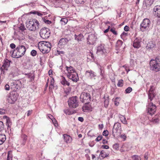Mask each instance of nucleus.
<instances>
[{
  "label": "nucleus",
  "mask_w": 160,
  "mask_h": 160,
  "mask_svg": "<svg viewBox=\"0 0 160 160\" xmlns=\"http://www.w3.org/2000/svg\"><path fill=\"white\" fill-rule=\"evenodd\" d=\"M39 49L43 54L48 53L51 50V45L48 42H39L38 45Z\"/></svg>",
  "instance_id": "nucleus-1"
},
{
  "label": "nucleus",
  "mask_w": 160,
  "mask_h": 160,
  "mask_svg": "<svg viewBox=\"0 0 160 160\" xmlns=\"http://www.w3.org/2000/svg\"><path fill=\"white\" fill-rule=\"evenodd\" d=\"M26 50V48L24 46L19 45L14 50L12 54L14 56V58H18L22 57L25 54Z\"/></svg>",
  "instance_id": "nucleus-2"
},
{
  "label": "nucleus",
  "mask_w": 160,
  "mask_h": 160,
  "mask_svg": "<svg viewBox=\"0 0 160 160\" xmlns=\"http://www.w3.org/2000/svg\"><path fill=\"white\" fill-rule=\"evenodd\" d=\"M150 69L157 72L160 71V58L156 57L155 60L152 59L150 62Z\"/></svg>",
  "instance_id": "nucleus-3"
},
{
  "label": "nucleus",
  "mask_w": 160,
  "mask_h": 160,
  "mask_svg": "<svg viewBox=\"0 0 160 160\" xmlns=\"http://www.w3.org/2000/svg\"><path fill=\"white\" fill-rule=\"evenodd\" d=\"M39 23L38 21L36 19H30L26 23V27L27 28L31 31H35L38 28Z\"/></svg>",
  "instance_id": "nucleus-4"
},
{
  "label": "nucleus",
  "mask_w": 160,
  "mask_h": 160,
  "mask_svg": "<svg viewBox=\"0 0 160 160\" xmlns=\"http://www.w3.org/2000/svg\"><path fill=\"white\" fill-rule=\"evenodd\" d=\"M68 103L70 108H76L79 105V102L77 96L70 98L68 101Z\"/></svg>",
  "instance_id": "nucleus-5"
},
{
  "label": "nucleus",
  "mask_w": 160,
  "mask_h": 160,
  "mask_svg": "<svg viewBox=\"0 0 160 160\" xmlns=\"http://www.w3.org/2000/svg\"><path fill=\"white\" fill-rule=\"evenodd\" d=\"M80 99L82 102L88 103L91 101V97L89 93L84 92L81 94Z\"/></svg>",
  "instance_id": "nucleus-6"
},
{
  "label": "nucleus",
  "mask_w": 160,
  "mask_h": 160,
  "mask_svg": "<svg viewBox=\"0 0 160 160\" xmlns=\"http://www.w3.org/2000/svg\"><path fill=\"white\" fill-rule=\"evenodd\" d=\"M151 22L148 19H144L140 24L141 31L144 32L148 30L149 28Z\"/></svg>",
  "instance_id": "nucleus-7"
},
{
  "label": "nucleus",
  "mask_w": 160,
  "mask_h": 160,
  "mask_svg": "<svg viewBox=\"0 0 160 160\" xmlns=\"http://www.w3.org/2000/svg\"><path fill=\"white\" fill-rule=\"evenodd\" d=\"M39 34L40 37L44 39L48 38L50 37L51 32L49 29L48 28H42L40 30Z\"/></svg>",
  "instance_id": "nucleus-8"
},
{
  "label": "nucleus",
  "mask_w": 160,
  "mask_h": 160,
  "mask_svg": "<svg viewBox=\"0 0 160 160\" xmlns=\"http://www.w3.org/2000/svg\"><path fill=\"white\" fill-rule=\"evenodd\" d=\"M121 125L120 123L117 122L114 124L112 131V134L114 137H115L119 135L121 133Z\"/></svg>",
  "instance_id": "nucleus-9"
},
{
  "label": "nucleus",
  "mask_w": 160,
  "mask_h": 160,
  "mask_svg": "<svg viewBox=\"0 0 160 160\" xmlns=\"http://www.w3.org/2000/svg\"><path fill=\"white\" fill-rule=\"evenodd\" d=\"M11 88L15 92L20 89L22 86L21 82L19 80L13 81L10 84Z\"/></svg>",
  "instance_id": "nucleus-10"
},
{
  "label": "nucleus",
  "mask_w": 160,
  "mask_h": 160,
  "mask_svg": "<svg viewBox=\"0 0 160 160\" xmlns=\"http://www.w3.org/2000/svg\"><path fill=\"white\" fill-rule=\"evenodd\" d=\"M147 111L151 115L154 114L156 111V106L152 102H150L147 106Z\"/></svg>",
  "instance_id": "nucleus-11"
},
{
  "label": "nucleus",
  "mask_w": 160,
  "mask_h": 160,
  "mask_svg": "<svg viewBox=\"0 0 160 160\" xmlns=\"http://www.w3.org/2000/svg\"><path fill=\"white\" fill-rule=\"evenodd\" d=\"M10 61L6 59L4 60L3 64L0 68L1 75L4 74L5 71L8 70V68L9 66Z\"/></svg>",
  "instance_id": "nucleus-12"
},
{
  "label": "nucleus",
  "mask_w": 160,
  "mask_h": 160,
  "mask_svg": "<svg viewBox=\"0 0 160 160\" xmlns=\"http://www.w3.org/2000/svg\"><path fill=\"white\" fill-rule=\"evenodd\" d=\"M18 96L15 93H10L7 99L8 102L11 104L14 103L17 100Z\"/></svg>",
  "instance_id": "nucleus-13"
},
{
  "label": "nucleus",
  "mask_w": 160,
  "mask_h": 160,
  "mask_svg": "<svg viewBox=\"0 0 160 160\" xmlns=\"http://www.w3.org/2000/svg\"><path fill=\"white\" fill-rule=\"evenodd\" d=\"M68 77L74 82H76L79 79L78 76L77 72L74 73L67 75Z\"/></svg>",
  "instance_id": "nucleus-14"
},
{
  "label": "nucleus",
  "mask_w": 160,
  "mask_h": 160,
  "mask_svg": "<svg viewBox=\"0 0 160 160\" xmlns=\"http://www.w3.org/2000/svg\"><path fill=\"white\" fill-rule=\"evenodd\" d=\"M97 53L99 54H105L106 52V50L105 49L104 45L101 44L97 48Z\"/></svg>",
  "instance_id": "nucleus-15"
},
{
  "label": "nucleus",
  "mask_w": 160,
  "mask_h": 160,
  "mask_svg": "<svg viewBox=\"0 0 160 160\" xmlns=\"http://www.w3.org/2000/svg\"><path fill=\"white\" fill-rule=\"evenodd\" d=\"M85 75L90 78H92L96 76L95 73L91 70L86 71Z\"/></svg>",
  "instance_id": "nucleus-16"
},
{
  "label": "nucleus",
  "mask_w": 160,
  "mask_h": 160,
  "mask_svg": "<svg viewBox=\"0 0 160 160\" xmlns=\"http://www.w3.org/2000/svg\"><path fill=\"white\" fill-rule=\"evenodd\" d=\"M65 68L68 72L67 75H69V74L71 75L76 72L74 68L71 66H70L69 67L66 66Z\"/></svg>",
  "instance_id": "nucleus-17"
},
{
  "label": "nucleus",
  "mask_w": 160,
  "mask_h": 160,
  "mask_svg": "<svg viewBox=\"0 0 160 160\" xmlns=\"http://www.w3.org/2000/svg\"><path fill=\"white\" fill-rule=\"evenodd\" d=\"M154 14L158 18L160 17V5H157L153 8Z\"/></svg>",
  "instance_id": "nucleus-18"
},
{
  "label": "nucleus",
  "mask_w": 160,
  "mask_h": 160,
  "mask_svg": "<svg viewBox=\"0 0 160 160\" xmlns=\"http://www.w3.org/2000/svg\"><path fill=\"white\" fill-rule=\"evenodd\" d=\"M64 141L67 143H70L72 141V138L68 135L64 134L63 135Z\"/></svg>",
  "instance_id": "nucleus-19"
},
{
  "label": "nucleus",
  "mask_w": 160,
  "mask_h": 160,
  "mask_svg": "<svg viewBox=\"0 0 160 160\" xmlns=\"http://www.w3.org/2000/svg\"><path fill=\"white\" fill-rule=\"evenodd\" d=\"M155 46V44L152 42H150L147 44L146 48L149 50H152L154 48Z\"/></svg>",
  "instance_id": "nucleus-20"
},
{
  "label": "nucleus",
  "mask_w": 160,
  "mask_h": 160,
  "mask_svg": "<svg viewBox=\"0 0 160 160\" xmlns=\"http://www.w3.org/2000/svg\"><path fill=\"white\" fill-rule=\"evenodd\" d=\"M133 46L135 48H139L140 47V42L139 39H135L133 41Z\"/></svg>",
  "instance_id": "nucleus-21"
},
{
  "label": "nucleus",
  "mask_w": 160,
  "mask_h": 160,
  "mask_svg": "<svg viewBox=\"0 0 160 160\" xmlns=\"http://www.w3.org/2000/svg\"><path fill=\"white\" fill-rule=\"evenodd\" d=\"M156 95V94L153 92H152L151 91L148 92V102H149V100L150 101H151L153 98H154Z\"/></svg>",
  "instance_id": "nucleus-22"
},
{
  "label": "nucleus",
  "mask_w": 160,
  "mask_h": 160,
  "mask_svg": "<svg viewBox=\"0 0 160 160\" xmlns=\"http://www.w3.org/2000/svg\"><path fill=\"white\" fill-rule=\"evenodd\" d=\"M74 38L75 40H77L78 42L82 41L83 38V36L82 34H80L77 35L76 34L74 35Z\"/></svg>",
  "instance_id": "nucleus-23"
},
{
  "label": "nucleus",
  "mask_w": 160,
  "mask_h": 160,
  "mask_svg": "<svg viewBox=\"0 0 160 160\" xmlns=\"http://www.w3.org/2000/svg\"><path fill=\"white\" fill-rule=\"evenodd\" d=\"M95 38L93 34H91L88 35L87 38L88 43L90 44L91 42H93Z\"/></svg>",
  "instance_id": "nucleus-24"
},
{
  "label": "nucleus",
  "mask_w": 160,
  "mask_h": 160,
  "mask_svg": "<svg viewBox=\"0 0 160 160\" xmlns=\"http://www.w3.org/2000/svg\"><path fill=\"white\" fill-rule=\"evenodd\" d=\"M67 41L68 39L66 38H61L59 42L58 45L61 46H63L66 44Z\"/></svg>",
  "instance_id": "nucleus-25"
},
{
  "label": "nucleus",
  "mask_w": 160,
  "mask_h": 160,
  "mask_svg": "<svg viewBox=\"0 0 160 160\" xmlns=\"http://www.w3.org/2000/svg\"><path fill=\"white\" fill-rule=\"evenodd\" d=\"M82 109L83 111L86 112L87 111L90 110V106L89 105V103H85L82 107Z\"/></svg>",
  "instance_id": "nucleus-26"
},
{
  "label": "nucleus",
  "mask_w": 160,
  "mask_h": 160,
  "mask_svg": "<svg viewBox=\"0 0 160 160\" xmlns=\"http://www.w3.org/2000/svg\"><path fill=\"white\" fill-rule=\"evenodd\" d=\"M62 80L61 81V83L64 85H67L69 86L70 85L69 83L68 82L66 79L65 77L62 76Z\"/></svg>",
  "instance_id": "nucleus-27"
},
{
  "label": "nucleus",
  "mask_w": 160,
  "mask_h": 160,
  "mask_svg": "<svg viewBox=\"0 0 160 160\" xmlns=\"http://www.w3.org/2000/svg\"><path fill=\"white\" fill-rule=\"evenodd\" d=\"M119 117L120 119L121 122L124 124H127V122L126 120V118L124 116L120 114L119 115Z\"/></svg>",
  "instance_id": "nucleus-28"
},
{
  "label": "nucleus",
  "mask_w": 160,
  "mask_h": 160,
  "mask_svg": "<svg viewBox=\"0 0 160 160\" xmlns=\"http://www.w3.org/2000/svg\"><path fill=\"white\" fill-rule=\"evenodd\" d=\"M6 140V136L5 135L0 134V145L2 144Z\"/></svg>",
  "instance_id": "nucleus-29"
},
{
  "label": "nucleus",
  "mask_w": 160,
  "mask_h": 160,
  "mask_svg": "<svg viewBox=\"0 0 160 160\" xmlns=\"http://www.w3.org/2000/svg\"><path fill=\"white\" fill-rule=\"evenodd\" d=\"M122 41L120 40H118L117 41L116 44V47L117 50H119L120 49L121 46L122 45Z\"/></svg>",
  "instance_id": "nucleus-30"
},
{
  "label": "nucleus",
  "mask_w": 160,
  "mask_h": 160,
  "mask_svg": "<svg viewBox=\"0 0 160 160\" xmlns=\"http://www.w3.org/2000/svg\"><path fill=\"white\" fill-rule=\"evenodd\" d=\"M109 154L106 153L104 150L101 151L100 152L99 156L102 158H104L108 156Z\"/></svg>",
  "instance_id": "nucleus-31"
},
{
  "label": "nucleus",
  "mask_w": 160,
  "mask_h": 160,
  "mask_svg": "<svg viewBox=\"0 0 160 160\" xmlns=\"http://www.w3.org/2000/svg\"><path fill=\"white\" fill-rule=\"evenodd\" d=\"M21 137H22V139L23 140V142L22 143V144L23 145H24L25 144L26 141L27 140V137L25 135L22 134L21 135Z\"/></svg>",
  "instance_id": "nucleus-32"
},
{
  "label": "nucleus",
  "mask_w": 160,
  "mask_h": 160,
  "mask_svg": "<svg viewBox=\"0 0 160 160\" xmlns=\"http://www.w3.org/2000/svg\"><path fill=\"white\" fill-rule=\"evenodd\" d=\"M154 0H144V1L146 5H151L153 3Z\"/></svg>",
  "instance_id": "nucleus-33"
},
{
  "label": "nucleus",
  "mask_w": 160,
  "mask_h": 160,
  "mask_svg": "<svg viewBox=\"0 0 160 160\" xmlns=\"http://www.w3.org/2000/svg\"><path fill=\"white\" fill-rule=\"evenodd\" d=\"M7 160H12V157L11 151H9L8 152Z\"/></svg>",
  "instance_id": "nucleus-34"
},
{
  "label": "nucleus",
  "mask_w": 160,
  "mask_h": 160,
  "mask_svg": "<svg viewBox=\"0 0 160 160\" xmlns=\"http://www.w3.org/2000/svg\"><path fill=\"white\" fill-rule=\"evenodd\" d=\"M60 22L62 24L65 25L67 23L68 20L66 18H62L61 19Z\"/></svg>",
  "instance_id": "nucleus-35"
},
{
  "label": "nucleus",
  "mask_w": 160,
  "mask_h": 160,
  "mask_svg": "<svg viewBox=\"0 0 160 160\" xmlns=\"http://www.w3.org/2000/svg\"><path fill=\"white\" fill-rule=\"evenodd\" d=\"M133 160H140L141 158L138 155H134L132 157Z\"/></svg>",
  "instance_id": "nucleus-36"
},
{
  "label": "nucleus",
  "mask_w": 160,
  "mask_h": 160,
  "mask_svg": "<svg viewBox=\"0 0 160 160\" xmlns=\"http://www.w3.org/2000/svg\"><path fill=\"white\" fill-rule=\"evenodd\" d=\"M109 102V99L107 97V98L104 101V105L106 108H107L108 106Z\"/></svg>",
  "instance_id": "nucleus-37"
},
{
  "label": "nucleus",
  "mask_w": 160,
  "mask_h": 160,
  "mask_svg": "<svg viewBox=\"0 0 160 160\" xmlns=\"http://www.w3.org/2000/svg\"><path fill=\"white\" fill-rule=\"evenodd\" d=\"M4 130V125L3 122L0 121V132Z\"/></svg>",
  "instance_id": "nucleus-38"
},
{
  "label": "nucleus",
  "mask_w": 160,
  "mask_h": 160,
  "mask_svg": "<svg viewBox=\"0 0 160 160\" xmlns=\"http://www.w3.org/2000/svg\"><path fill=\"white\" fill-rule=\"evenodd\" d=\"M48 118L50 119H51L52 120V122H56V120L55 119V118H53V116H52V115H51L50 114H49L48 115Z\"/></svg>",
  "instance_id": "nucleus-39"
},
{
  "label": "nucleus",
  "mask_w": 160,
  "mask_h": 160,
  "mask_svg": "<svg viewBox=\"0 0 160 160\" xmlns=\"http://www.w3.org/2000/svg\"><path fill=\"white\" fill-rule=\"evenodd\" d=\"M123 85V81L122 79L120 80L118 83V86L122 87Z\"/></svg>",
  "instance_id": "nucleus-40"
},
{
  "label": "nucleus",
  "mask_w": 160,
  "mask_h": 160,
  "mask_svg": "<svg viewBox=\"0 0 160 160\" xmlns=\"http://www.w3.org/2000/svg\"><path fill=\"white\" fill-rule=\"evenodd\" d=\"M132 89L131 87H128L125 90V92L126 93H130L132 91Z\"/></svg>",
  "instance_id": "nucleus-41"
},
{
  "label": "nucleus",
  "mask_w": 160,
  "mask_h": 160,
  "mask_svg": "<svg viewBox=\"0 0 160 160\" xmlns=\"http://www.w3.org/2000/svg\"><path fill=\"white\" fill-rule=\"evenodd\" d=\"M19 29L22 31H23L26 29L24 25L22 24H21L20 26L19 27Z\"/></svg>",
  "instance_id": "nucleus-42"
},
{
  "label": "nucleus",
  "mask_w": 160,
  "mask_h": 160,
  "mask_svg": "<svg viewBox=\"0 0 160 160\" xmlns=\"http://www.w3.org/2000/svg\"><path fill=\"white\" fill-rule=\"evenodd\" d=\"M37 53V51L34 50H32L31 52V54L33 56H35L36 55Z\"/></svg>",
  "instance_id": "nucleus-43"
},
{
  "label": "nucleus",
  "mask_w": 160,
  "mask_h": 160,
  "mask_svg": "<svg viewBox=\"0 0 160 160\" xmlns=\"http://www.w3.org/2000/svg\"><path fill=\"white\" fill-rule=\"evenodd\" d=\"M86 0H75L76 2L77 3L82 4Z\"/></svg>",
  "instance_id": "nucleus-44"
},
{
  "label": "nucleus",
  "mask_w": 160,
  "mask_h": 160,
  "mask_svg": "<svg viewBox=\"0 0 160 160\" xmlns=\"http://www.w3.org/2000/svg\"><path fill=\"white\" fill-rule=\"evenodd\" d=\"M54 83V80L53 78H52V79L51 80V81L50 82V87L51 88H53L54 87L53 85Z\"/></svg>",
  "instance_id": "nucleus-45"
},
{
  "label": "nucleus",
  "mask_w": 160,
  "mask_h": 160,
  "mask_svg": "<svg viewBox=\"0 0 160 160\" xmlns=\"http://www.w3.org/2000/svg\"><path fill=\"white\" fill-rule=\"evenodd\" d=\"M102 138V135H99L95 139V141L96 142H99L100 141Z\"/></svg>",
  "instance_id": "nucleus-46"
},
{
  "label": "nucleus",
  "mask_w": 160,
  "mask_h": 160,
  "mask_svg": "<svg viewBox=\"0 0 160 160\" xmlns=\"http://www.w3.org/2000/svg\"><path fill=\"white\" fill-rule=\"evenodd\" d=\"M108 132L107 130H104L102 132L103 135L105 136H108Z\"/></svg>",
  "instance_id": "nucleus-47"
},
{
  "label": "nucleus",
  "mask_w": 160,
  "mask_h": 160,
  "mask_svg": "<svg viewBox=\"0 0 160 160\" xmlns=\"http://www.w3.org/2000/svg\"><path fill=\"white\" fill-rule=\"evenodd\" d=\"M159 119H158V118H152V121L153 122V123H157L158 122H159Z\"/></svg>",
  "instance_id": "nucleus-48"
},
{
  "label": "nucleus",
  "mask_w": 160,
  "mask_h": 160,
  "mask_svg": "<svg viewBox=\"0 0 160 160\" xmlns=\"http://www.w3.org/2000/svg\"><path fill=\"white\" fill-rule=\"evenodd\" d=\"M113 148L115 150H117L119 148V145L117 143L114 144L113 146Z\"/></svg>",
  "instance_id": "nucleus-49"
},
{
  "label": "nucleus",
  "mask_w": 160,
  "mask_h": 160,
  "mask_svg": "<svg viewBox=\"0 0 160 160\" xmlns=\"http://www.w3.org/2000/svg\"><path fill=\"white\" fill-rule=\"evenodd\" d=\"M6 111L5 109L0 108V114H4L5 113Z\"/></svg>",
  "instance_id": "nucleus-50"
},
{
  "label": "nucleus",
  "mask_w": 160,
  "mask_h": 160,
  "mask_svg": "<svg viewBox=\"0 0 160 160\" xmlns=\"http://www.w3.org/2000/svg\"><path fill=\"white\" fill-rule=\"evenodd\" d=\"M100 75L102 77H103V74L104 73V71H103L102 68L101 67L100 68Z\"/></svg>",
  "instance_id": "nucleus-51"
},
{
  "label": "nucleus",
  "mask_w": 160,
  "mask_h": 160,
  "mask_svg": "<svg viewBox=\"0 0 160 160\" xmlns=\"http://www.w3.org/2000/svg\"><path fill=\"white\" fill-rule=\"evenodd\" d=\"M110 31L114 35H116L117 34V32L113 28H111L110 29Z\"/></svg>",
  "instance_id": "nucleus-52"
},
{
  "label": "nucleus",
  "mask_w": 160,
  "mask_h": 160,
  "mask_svg": "<svg viewBox=\"0 0 160 160\" xmlns=\"http://www.w3.org/2000/svg\"><path fill=\"white\" fill-rule=\"evenodd\" d=\"M5 89L6 90H9L10 89V86L8 84H7L5 86Z\"/></svg>",
  "instance_id": "nucleus-53"
},
{
  "label": "nucleus",
  "mask_w": 160,
  "mask_h": 160,
  "mask_svg": "<svg viewBox=\"0 0 160 160\" xmlns=\"http://www.w3.org/2000/svg\"><path fill=\"white\" fill-rule=\"evenodd\" d=\"M44 21L46 23L48 24H50L52 23L49 20H48L45 19Z\"/></svg>",
  "instance_id": "nucleus-54"
},
{
  "label": "nucleus",
  "mask_w": 160,
  "mask_h": 160,
  "mask_svg": "<svg viewBox=\"0 0 160 160\" xmlns=\"http://www.w3.org/2000/svg\"><path fill=\"white\" fill-rule=\"evenodd\" d=\"M102 148L105 149H108L109 148V147L108 146L105 145H102Z\"/></svg>",
  "instance_id": "nucleus-55"
},
{
  "label": "nucleus",
  "mask_w": 160,
  "mask_h": 160,
  "mask_svg": "<svg viewBox=\"0 0 160 160\" xmlns=\"http://www.w3.org/2000/svg\"><path fill=\"white\" fill-rule=\"evenodd\" d=\"M35 76L33 74L32 76L30 77V82H32L34 80Z\"/></svg>",
  "instance_id": "nucleus-56"
},
{
  "label": "nucleus",
  "mask_w": 160,
  "mask_h": 160,
  "mask_svg": "<svg viewBox=\"0 0 160 160\" xmlns=\"http://www.w3.org/2000/svg\"><path fill=\"white\" fill-rule=\"evenodd\" d=\"M10 47L12 49H14L15 48V45L14 43H11L10 45Z\"/></svg>",
  "instance_id": "nucleus-57"
},
{
  "label": "nucleus",
  "mask_w": 160,
  "mask_h": 160,
  "mask_svg": "<svg viewBox=\"0 0 160 160\" xmlns=\"http://www.w3.org/2000/svg\"><path fill=\"white\" fill-rule=\"evenodd\" d=\"M129 27L127 25L125 26V27H124V30L126 31H128L129 30Z\"/></svg>",
  "instance_id": "nucleus-58"
},
{
  "label": "nucleus",
  "mask_w": 160,
  "mask_h": 160,
  "mask_svg": "<svg viewBox=\"0 0 160 160\" xmlns=\"http://www.w3.org/2000/svg\"><path fill=\"white\" fill-rule=\"evenodd\" d=\"M120 137L122 138L124 140H126V136L125 134L121 135Z\"/></svg>",
  "instance_id": "nucleus-59"
},
{
  "label": "nucleus",
  "mask_w": 160,
  "mask_h": 160,
  "mask_svg": "<svg viewBox=\"0 0 160 160\" xmlns=\"http://www.w3.org/2000/svg\"><path fill=\"white\" fill-rule=\"evenodd\" d=\"M78 120L81 122H82L84 120L83 118L81 117H78Z\"/></svg>",
  "instance_id": "nucleus-60"
},
{
  "label": "nucleus",
  "mask_w": 160,
  "mask_h": 160,
  "mask_svg": "<svg viewBox=\"0 0 160 160\" xmlns=\"http://www.w3.org/2000/svg\"><path fill=\"white\" fill-rule=\"evenodd\" d=\"M33 74L31 73H28V76H27V77L28 78H30V77L32 76V75Z\"/></svg>",
  "instance_id": "nucleus-61"
},
{
  "label": "nucleus",
  "mask_w": 160,
  "mask_h": 160,
  "mask_svg": "<svg viewBox=\"0 0 160 160\" xmlns=\"http://www.w3.org/2000/svg\"><path fill=\"white\" fill-rule=\"evenodd\" d=\"M102 142L103 144H106L108 143V141L105 139H103Z\"/></svg>",
  "instance_id": "nucleus-62"
},
{
  "label": "nucleus",
  "mask_w": 160,
  "mask_h": 160,
  "mask_svg": "<svg viewBox=\"0 0 160 160\" xmlns=\"http://www.w3.org/2000/svg\"><path fill=\"white\" fill-rule=\"evenodd\" d=\"M89 54H90L89 55L90 56H91L92 59H93L94 58V55H93V53H92V52H90Z\"/></svg>",
  "instance_id": "nucleus-63"
},
{
  "label": "nucleus",
  "mask_w": 160,
  "mask_h": 160,
  "mask_svg": "<svg viewBox=\"0 0 160 160\" xmlns=\"http://www.w3.org/2000/svg\"><path fill=\"white\" fill-rule=\"evenodd\" d=\"M69 91H67V90H65L64 91V93H66V95L65 96H66V95H67L69 93Z\"/></svg>",
  "instance_id": "nucleus-64"
}]
</instances>
